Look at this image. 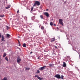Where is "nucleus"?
Masks as SVG:
<instances>
[{"instance_id": "obj_1", "label": "nucleus", "mask_w": 80, "mask_h": 80, "mask_svg": "<svg viewBox=\"0 0 80 80\" xmlns=\"http://www.w3.org/2000/svg\"><path fill=\"white\" fill-rule=\"evenodd\" d=\"M40 5V2H39V1H35V3H34L33 6V7H36V5L39 6Z\"/></svg>"}, {"instance_id": "obj_2", "label": "nucleus", "mask_w": 80, "mask_h": 80, "mask_svg": "<svg viewBox=\"0 0 80 80\" xmlns=\"http://www.w3.org/2000/svg\"><path fill=\"white\" fill-rule=\"evenodd\" d=\"M54 77L58 79H60V78H61V76H60V74H57L55 75Z\"/></svg>"}, {"instance_id": "obj_3", "label": "nucleus", "mask_w": 80, "mask_h": 80, "mask_svg": "<svg viewBox=\"0 0 80 80\" xmlns=\"http://www.w3.org/2000/svg\"><path fill=\"white\" fill-rule=\"evenodd\" d=\"M46 66H44L43 67H42L40 68H39V70H44V69H45V68H46Z\"/></svg>"}, {"instance_id": "obj_4", "label": "nucleus", "mask_w": 80, "mask_h": 80, "mask_svg": "<svg viewBox=\"0 0 80 80\" xmlns=\"http://www.w3.org/2000/svg\"><path fill=\"white\" fill-rule=\"evenodd\" d=\"M62 21L63 20L62 19H59V23H60V24H61L62 25H63V22H62Z\"/></svg>"}, {"instance_id": "obj_5", "label": "nucleus", "mask_w": 80, "mask_h": 80, "mask_svg": "<svg viewBox=\"0 0 80 80\" xmlns=\"http://www.w3.org/2000/svg\"><path fill=\"white\" fill-rule=\"evenodd\" d=\"M5 38H4V36L3 35H2V39H1V42H3V41H5Z\"/></svg>"}, {"instance_id": "obj_6", "label": "nucleus", "mask_w": 80, "mask_h": 80, "mask_svg": "<svg viewBox=\"0 0 80 80\" xmlns=\"http://www.w3.org/2000/svg\"><path fill=\"white\" fill-rule=\"evenodd\" d=\"M44 15H46V16L47 17H49V14H48V13L46 12L44 13Z\"/></svg>"}, {"instance_id": "obj_7", "label": "nucleus", "mask_w": 80, "mask_h": 80, "mask_svg": "<svg viewBox=\"0 0 80 80\" xmlns=\"http://www.w3.org/2000/svg\"><path fill=\"white\" fill-rule=\"evenodd\" d=\"M17 61L18 63H20V62L21 61V59L19 58H18Z\"/></svg>"}, {"instance_id": "obj_8", "label": "nucleus", "mask_w": 80, "mask_h": 80, "mask_svg": "<svg viewBox=\"0 0 80 80\" xmlns=\"http://www.w3.org/2000/svg\"><path fill=\"white\" fill-rule=\"evenodd\" d=\"M55 40V38H52L51 39V42H54Z\"/></svg>"}, {"instance_id": "obj_9", "label": "nucleus", "mask_w": 80, "mask_h": 80, "mask_svg": "<svg viewBox=\"0 0 80 80\" xmlns=\"http://www.w3.org/2000/svg\"><path fill=\"white\" fill-rule=\"evenodd\" d=\"M66 66H67V64H66V63L65 62H63V65H62V66L63 67H66Z\"/></svg>"}, {"instance_id": "obj_10", "label": "nucleus", "mask_w": 80, "mask_h": 80, "mask_svg": "<svg viewBox=\"0 0 80 80\" xmlns=\"http://www.w3.org/2000/svg\"><path fill=\"white\" fill-rule=\"evenodd\" d=\"M6 35H7V37H8V38H10V35L9 34H6Z\"/></svg>"}, {"instance_id": "obj_11", "label": "nucleus", "mask_w": 80, "mask_h": 80, "mask_svg": "<svg viewBox=\"0 0 80 80\" xmlns=\"http://www.w3.org/2000/svg\"><path fill=\"white\" fill-rule=\"evenodd\" d=\"M22 46L23 47H24L25 48H26V44H25V43H23Z\"/></svg>"}, {"instance_id": "obj_12", "label": "nucleus", "mask_w": 80, "mask_h": 80, "mask_svg": "<svg viewBox=\"0 0 80 80\" xmlns=\"http://www.w3.org/2000/svg\"><path fill=\"white\" fill-rule=\"evenodd\" d=\"M38 79H39V80H42L43 79V78H41L39 77H38Z\"/></svg>"}, {"instance_id": "obj_13", "label": "nucleus", "mask_w": 80, "mask_h": 80, "mask_svg": "<svg viewBox=\"0 0 80 80\" xmlns=\"http://www.w3.org/2000/svg\"><path fill=\"white\" fill-rule=\"evenodd\" d=\"M40 17L41 19H43V16L42 15H41L40 16Z\"/></svg>"}, {"instance_id": "obj_14", "label": "nucleus", "mask_w": 80, "mask_h": 80, "mask_svg": "<svg viewBox=\"0 0 80 80\" xmlns=\"http://www.w3.org/2000/svg\"><path fill=\"white\" fill-rule=\"evenodd\" d=\"M2 80H8V79H7V77H4L3 79H2Z\"/></svg>"}, {"instance_id": "obj_15", "label": "nucleus", "mask_w": 80, "mask_h": 80, "mask_svg": "<svg viewBox=\"0 0 80 80\" xmlns=\"http://www.w3.org/2000/svg\"><path fill=\"white\" fill-rule=\"evenodd\" d=\"M7 55V54L4 53L3 55V57H5V56Z\"/></svg>"}, {"instance_id": "obj_16", "label": "nucleus", "mask_w": 80, "mask_h": 80, "mask_svg": "<svg viewBox=\"0 0 80 80\" xmlns=\"http://www.w3.org/2000/svg\"><path fill=\"white\" fill-rule=\"evenodd\" d=\"M49 66L50 67H53V64H49Z\"/></svg>"}, {"instance_id": "obj_17", "label": "nucleus", "mask_w": 80, "mask_h": 80, "mask_svg": "<svg viewBox=\"0 0 80 80\" xmlns=\"http://www.w3.org/2000/svg\"><path fill=\"white\" fill-rule=\"evenodd\" d=\"M6 27L7 28V30H9V29H10V27H8V26H7Z\"/></svg>"}, {"instance_id": "obj_18", "label": "nucleus", "mask_w": 80, "mask_h": 80, "mask_svg": "<svg viewBox=\"0 0 80 80\" xmlns=\"http://www.w3.org/2000/svg\"><path fill=\"white\" fill-rule=\"evenodd\" d=\"M61 79H62V80L63 79V78L64 77V76H63V75H62L61 76Z\"/></svg>"}, {"instance_id": "obj_19", "label": "nucleus", "mask_w": 80, "mask_h": 80, "mask_svg": "<svg viewBox=\"0 0 80 80\" xmlns=\"http://www.w3.org/2000/svg\"><path fill=\"white\" fill-rule=\"evenodd\" d=\"M41 29L42 30H43L44 29V27L43 26H41Z\"/></svg>"}, {"instance_id": "obj_20", "label": "nucleus", "mask_w": 80, "mask_h": 80, "mask_svg": "<svg viewBox=\"0 0 80 80\" xmlns=\"http://www.w3.org/2000/svg\"><path fill=\"white\" fill-rule=\"evenodd\" d=\"M40 73V71L39 70H37V72H36L37 73Z\"/></svg>"}, {"instance_id": "obj_21", "label": "nucleus", "mask_w": 80, "mask_h": 80, "mask_svg": "<svg viewBox=\"0 0 80 80\" xmlns=\"http://www.w3.org/2000/svg\"><path fill=\"white\" fill-rule=\"evenodd\" d=\"M50 25L51 26H52V25H53V23L52 22H51L50 23Z\"/></svg>"}, {"instance_id": "obj_22", "label": "nucleus", "mask_w": 80, "mask_h": 80, "mask_svg": "<svg viewBox=\"0 0 80 80\" xmlns=\"http://www.w3.org/2000/svg\"><path fill=\"white\" fill-rule=\"evenodd\" d=\"M5 59L6 60H7V61L8 62V58H7V57H6L5 58Z\"/></svg>"}, {"instance_id": "obj_23", "label": "nucleus", "mask_w": 80, "mask_h": 80, "mask_svg": "<svg viewBox=\"0 0 80 80\" xmlns=\"http://www.w3.org/2000/svg\"><path fill=\"white\" fill-rule=\"evenodd\" d=\"M26 69L27 70H30V68H26Z\"/></svg>"}, {"instance_id": "obj_24", "label": "nucleus", "mask_w": 80, "mask_h": 80, "mask_svg": "<svg viewBox=\"0 0 80 80\" xmlns=\"http://www.w3.org/2000/svg\"><path fill=\"white\" fill-rule=\"evenodd\" d=\"M4 17V15H0V17Z\"/></svg>"}, {"instance_id": "obj_25", "label": "nucleus", "mask_w": 80, "mask_h": 80, "mask_svg": "<svg viewBox=\"0 0 80 80\" xmlns=\"http://www.w3.org/2000/svg\"><path fill=\"white\" fill-rule=\"evenodd\" d=\"M35 77H37L38 78L39 77L37 75H36L35 76Z\"/></svg>"}, {"instance_id": "obj_26", "label": "nucleus", "mask_w": 80, "mask_h": 80, "mask_svg": "<svg viewBox=\"0 0 80 80\" xmlns=\"http://www.w3.org/2000/svg\"><path fill=\"white\" fill-rule=\"evenodd\" d=\"M10 5H8V8H10Z\"/></svg>"}, {"instance_id": "obj_27", "label": "nucleus", "mask_w": 80, "mask_h": 80, "mask_svg": "<svg viewBox=\"0 0 80 80\" xmlns=\"http://www.w3.org/2000/svg\"><path fill=\"white\" fill-rule=\"evenodd\" d=\"M33 10V8L32 7L31 8V11H32Z\"/></svg>"}, {"instance_id": "obj_28", "label": "nucleus", "mask_w": 80, "mask_h": 80, "mask_svg": "<svg viewBox=\"0 0 80 80\" xmlns=\"http://www.w3.org/2000/svg\"><path fill=\"white\" fill-rule=\"evenodd\" d=\"M18 44H19V46L20 47V46H21V44H20V43H18Z\"/></svg>"}, {"instance_id": "obj_29", "label": "nucleus", "mask_w": 80, "mask_h": 80, "mask_svg": "<svg viewBox=\"0 0 80 80\" xmlns=\"http://www.w3.org/2000/svg\"><path fill=\"white\" fill-rule=\"evenodd\" d=\"M17 13H19V10H18V11H17Z\"/></svg>"}, {"instance_id": "obj_30", "label": "nucleus", "mask_w": 80, "mask_h": 80, "mask_svg": "<svg viewBox=\"0 0 80 80\" xmlns=\"http://www.w3.org/2000/svg\"><path fill=\"white\" fill-rule=\"evenodd\" d=\"M1 37H2V35L1 34V33H0V39L1 38Z\"/></svg>"}, {"instance_id": "obj_31", "label": "nucleus", "mask_w": 80, "mask_h": 80, "mask_svg": "<svg viewBox=\"0 0 80 80\" xmlns=\"http://www.w3.org/2000/svg\"><path fill=\"white\" fill-rule=\"evenodd\" d=\"M5 8L6 9H8V7H6Z\"/></svg>"}, {"instance_id": "obj_32", "label": "nucleus", "mask_w": 80, "mask_h": 80, "mask_svg": "<svg viewBox=\"0 0 80 80\" xmlns=\"http://www.w3.org/2000/svg\"><path fill=\"white\" fill-rule=\"evenodd\" d=\"M18 43H20V41H19V40H18Z\"/></svg>"}, {"instance_id": "obj_33", "label": "nucleus", "mask_w": 80, "mask_h": 80, "mask_svg": "<svg viewBox=\"0 0 80 80\" xmlns=\"http://www.w3.org/2000/svg\"><path fill=\"white\" fill-rule=\"evenodd\" d=\"M55 48H57V47L56 46H55Z\"/></svg>"}, {"instance_id": "obj_34", "label": "nucleus", "mask_w": 80, "mask_h": 80, "mask_svg": "<svg viewBox=\"0 0 80 80\" xmlns=\"http://www.w3.org/2000/svg\"><path fill=\"white\" fill-rule=\"evenodd\" d=\"M32 53H33V52H30V54H32Z\"/></svg>"}, {"instance_id": "obj_35", "label": "nucleus", "mask_w": 80, "mask_h": 80, "mask_svg": "<svg viewBox=\"0 0 80 80\" xmlns=\"http://www.w3.org/2000/svg\"><path fill=\"white\" fill-rule=\"evenodd\" d=\"M54 26H56V24H54Z\"/></svg>"}, {"instance_id": "obj_36", "label": "nucleus", "mask_w": 80, "mask_h": 80, "mask_svg": "<svg viewBox=\"0 0 80 80\" xmlns=\"http://www.w3.org/2000/svg\"><path fill=\"white\" fill-rule=\"evenodd\" d=\"M57 29H58V27H57Z\"/></svg>"}, {"instance_id": "obj_37", "label": "nucleus", "mask_w": 80, "mask_h": 80, "mask_svg": "<svg viewBox=\"0 0 80 80\" xmlns=\"http://www.w3.org/2000/svg\"><path fill=\"white\" fill-rule=\"evenodd\" d=\"M39 58H40L39 57L38 58V59H39Z\"/></svg>"}, {"instance_id": "obj_38", "label": "nucleus", "mask_w": 80, "mask_h": 80, "mask_svg": "<svg viewBox=\"0 0 80 80\" xmlns=\"http://www.w3.org/2000/svg\"><path fill=\"white\" fill-rule=\"evenodd\" d=\"M47 11H48V9H47V10H46Z\"/></svg>"}, {"instance_id": "obj_39", "label": "nucleus", "mask_w": 80, "mask_h": 80, "mask_svg": "<svg viewBox=\"0 0 80 80\" xmlns=\"http://www.w3.org/2000/svg\"><path fill=\"white\" fill-rule=\"evenodd\" d=\"M1 20V19H0V20Z\"/></svg>"}]
</instances>
